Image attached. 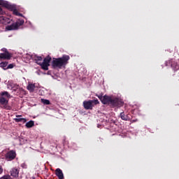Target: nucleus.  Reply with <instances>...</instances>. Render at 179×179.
I'll return each mask as SVG.
<instances>
[{"label":"nucleus","mask_w":179,"mask_h":179,"mask_svg":"<svg viewBox=\"0 0 179 179\" xmlns=\"http://www.w3.org/2000/svg\"><path fill=\"white\" fill-rule=\"evenodd\" d=\"M0 179H12V177L9 175H4L3 176L1 177Z\"/></svg>","instance_id":"25"},{"label":"nucleus","mask_w":179,"mask_h":179,"mask_svg":"<svg viewBox=\"0 0 179 179\" xmlns=\"http://www.w3.org/2000/svg\"><path fill=\"white\" fill-rule=\"evenodd\" d=\"M12 68H13V64H10L7 66V69H12Z\"/></svg>","instance_id":"27"},{"label":"nucleus","mask_w":179,"mask_h":179,"mask_svg":"<svg viewBox=\"0 0 179 179\" xmlns=\"http://www.w3.org/2000/svg\"><path fill=\"white\" fill-rule=\"evenodd\" d=\"M91 103H92V106H96L97 104H99L100 102H99L98 99H94V100H91Z\"/></svg>","instance_id":"23"},{"label":"nucleus","mask_w":179,"mask_h":179,"mask_svg":"<svg viewBox=\"0 0 179 179\" xmlns=\"http://www.w3.org/2000/svg\"><path fill=\"white\" fill-rule=\"evenodd\" d=\"M1 51H2L3 54H10L9 51H8V49L5 48H1Z\"/></svg>","instance_id":"24"},{"label":"nucleus","mask_w":179,"mask_h":179,"mask_svg":"<svg viewBox=\"0 0 179 179\" xmlns=\"http://www.w3.org/2000/svg\"><path fill=\"white\" fill-rule=\"evenodd\" d=\"M6 66H8V62H3L0 63V68H3V69H6L5 68H6Z\"/></svg>","instance_id":"21"},{"label":"nucleus","mask_w":179,"mask_h":179,"mask_svg":"<svg viewBox=\"0 0 179 179\" xmlns=\"http://www.w3.org/2000/svg\"><path fill=\"white\" fill-rule=\"evenodd\" d=\"M102 104H108L112 107H122V106H124V102L119 98L104 95Z\"/></svg>","instance_id":"1"},{"label":"nucleus","mask_w":179,"mask_h":179,"mask_svg":"<svg viewBox=\"0 0 179 179\" xmlns=\"http://www.w3.org/2000/svg\"><path fill=\"white\" fill-rule=\"evenodd\" d=\"M55 174L59 179H64V173H62V170L59 168L55 170Z\"/></svg>","instance_id":"13"},{"label":"nucleus","mask_w":179,"mask_h":179,"mask_svg":"<svg viewBox=\"0 0 179 179\" xmlns=\"http://www.w3.org/2000/svg\"><path fill=\"white\" fill-rule=\"evenodd\" d=\"M27 128H31L32 127H34V121L31 120L26 123Z\"/></svg>","instance_id":"18"},{"label":"nucleus","mask_w":179,"mask_h":179,"mask_svg":"<svg viewBox=\"0 0 179 179\" xmlns=\"http://www.w3.org/2000/svg\"><path fill=\"white\" fill-rule=\"evenodd\" d=\"M6 159L8 161L15 160L16 159V152L15 150H10L6 154Z\"/></svg>","instance_id":"6"},{"label":"nucleus","mask_w":179,"mask_h":179,"mask_svg":"<svg viewBox=\"0 0 179 179\" xmlns=\"http://www.w3.org/2000/svg\"><path fill=\"white\" fill-rule=\"evenodd\" d=\"M10 174L12 177H19V169H17V168H13L10 171Z\"/></svg>","instance_id":"12"},{"label":"nucleus","mask_w":179,"mask_h":179,"mask_svg":"<svg viewBox=\"0 0 179 179\" xmlns=\"http://www.w3.org/2000/svg\"><path fill=\"white\" fill-rule=\"evenodd\" d=\"M16 117H22V115H16Z\"/></svg>","instance_id":"29"},{"label":"nucleus","mask_w":179,"mask_h":179,"mask_svg":"<svg viewBox=\"0 0 179 179\" xmlns=\"http://www.w3.org/2000/svg\"><path fill=\"white\" fill-rule=\"evenodd\" d=\"M83 104L85 110H93V107H94L91 100L84 101Z\"/></svg>","instance_id":"9"},{"label":"nucleus","mask_w":179,"mask_h":179,"mask_svg":"<svg viewBox=\"0 0 179 179\" xmlns=\"http://www.w3.org/2000/svg\"><path fill=\"white\" fill-rule=\"evenodd\" d=\"M3 173V168H2V166H0V175Z\"/></svg>","instance_id":"28"},{"label":"nucleus","mask_w":179,"mask_h":179,"mask_svg":"<svg viewBox=\"0 0 179 179\" xmlns=\"http://www.w3.org/2000/svg\"><path fill=\"white\" fill-rule=\"evenodd\" d=\"M0 96L1 97H3V96H4L5 97H7V99H10V94L7 91L1 92L0 93Z\"/></svg>","instance_id":"16"},{"label":"nucleus","mask_w":179,"mask_h":179,"mask_svg":"<svg viewBox=\"0 0 179 179\" xmlns=\"http://www.w3.org/2000/svg\"><path fill=\"white\" fill-rule=\"evenodd\" d=\"M13 15H15V16H20V17L23 16V14L19 13V11H17V9L16 8L13 11Z\"/></svg>","instance_id":"22"},{"label":"nucleus","mask_w":179,"mask_h":179,"mask_svg":"<svg viewBox=\"0 0 179 179\" xmlns=\"http://www.w3.org/2000/svg\"><path fill=\"white\" fill-rule=\"evenodd\" d=\"M24 24V20H21L20 21H17L16 22L13 23L11 25H8L6 29V30L10 31V30H17L20 26H23Z\"/></svg>","instance_id":"3"},{"label":"nucleus","mask_w":179,"mask_h":179,"mask_svg":"<svg viewBox=\"0 0 179 179\" xmlns=\"http://www.w3.org/2000/svg\"><path fill=\"white\" fill-rule=\"evenodd\" d=\"M32 59L36 61V64H41V61H43V57L41 56H38L37 55H32Z\"/></svg>","instance_id":"14"},{"label":"nucleus","mask_w":179,"mask_h":179,"mask_svg":"<svg viewBox=\"0 0 179 179\" xmlns=\"http://www.w3.org/2000/svg\"><path fill=\"white\" fill-rule=\"evenodd\" d=\"M51 59L52 58L50 57V55H48L43 59V62L41 63H38V65H40L43 71H48V67L50 66Z\"/></svg>","instance_id":"4"},{"label":"nucleus","mask_w":179,"mask_h":179,"mask_svg":"<svg viewBox=\"0 0 179 179\" xmlns=\"http://www.w3.org/2000/svg\"><path fill=\"white\" fill-rule=\"evenodd\" d=\"M0 82H1V78H0Z\"/></svg>","instance_id":"30"},{"label":"nucleus","mask_w":179,"mask_h":179,"mask_svg":"<svg viewBox=\"0 0 179 179\" xmlns=\"http://www.w3.org/2000/svg\"><path fill=\"white\" fill-rule=\"evenodd\" d=\"M8 103H9V101L6 99L4 96H0V103L1 106H3V108L6 110H9V108H8Z\"/></svg>","instance_id":"10"},{"label":"nucleus","mask_w":179,"mask_h":179,"mask_svg":"<svg viewBox=\"0 0 179 179\" xmlns=\"http://www.w3.org/2000/svg\"><path fill=\"white\" fill-rule=\"evenodd\" d=\"M99 100L103 103V99H104V96L103 95H96Z\"/></svg>","instance_id":"26"},{"label":"nucleus","mask_w":179,"mask_h":179,"mask_svg":"<svg viewBox=\"0 0 179 179\" xmlns=\"http://www.w3.org/2000/svg\"><path fill=\"white\" fill-rule=\"evenodd\" d=\"M167 64H169L171 66V68L173 69V71H178L179 69V65L177 62L174 61V59H171L169 62H166V66H167Z\"/></svg>","instance_id":"8"},{"label":"nucleus","mask_w":179,"mask_h":179,"mask_svg":"<svg viewBox=\"0 0 179 179\" xmlns=\"http://www.w3.org/2000/svg\"><path fill=\"white\" fill-rule=\"evenodd\" d=\"M41 103H43V104H45V106H50L51 104L50 100L44 99H41Z\"/></svg>","instance_id":"20"},{"label":"nucleus","mask_w":179,"mask_h":179,"mask_svg":"<svg viewBox=\"0 0 179 179\" xmlns=\"http://www.w3.org/2000/svg\"><path fill=\"white\" fill-rule=\"evenodd\" d=\"M71 59V57L69 55H63L62 57L59 58H53V60L52 62V68H59L61 69L62 66H66L68 65V61Z\"/></svg>","instance_id":"2"},{"label":"nucleus","mask_w":179,"mask_h":179,"mask_svg":"<svg viewBox=\"0 0 179 179\" xmlns=\"http://www.w3.org/2000/svg\"><path fill=\"white\" fill-rule=\"evenodd\" d=\"M0 5L1 6H4V8H6L7 9H9V10H11V12H13L15 9L16 8V6L9 4L7 1L1 0Z\"/></svg>","instance_id":"7"},{"label":"nucleus","mask_w":179,"mask_h":179,"mask_svg":"<svg viewBox=\"0 0 179 179\" xmlns=\"http://www.w3.org/2000/svg\"><path fill=\"white\" fill-rule=\"evenodd\" d=\"M12 58V54L10 53H0V59L9 60Z\"/></svg>","instance_id":"11"},{"label":"nucleus","mask_w":179,"mask_h":179,"mask_svg":"<svg viewBox=\"0 0 179 179\" xmlns=\"http://www.w3.org/2000/svg\"><path fill=\"white\" fill-rule=\"evenodd\" d=\"M120 117L123 121H129V117H128V115H125V113L124 112L120 113Z\"/></svg>","instance_id":"15"},{"label":"nucleus","mask_w":179,"mask_h":179,"mask_svg":"<svg viewBox=\"0 0 179 179\" xmlns=\"http://www.w3.org/2000/svg\"><path fill=\"white\" fill-rule=\"evenodd\" d=\"M10 87H11V90L13 92H16L15 94L17 96L20 94V92H24V90H23V88H20V87L17 84H11Z\"/></svg>","instance_id":"5"},{"label":"nucleus","mask_w":179,"mask_h":179,"mask_svg":"<svg viewBox=\"0 0 179 179\" xmlns=\"http://www.w3.org/2000/svg\"><path fill=\"white\" fill-rule=\"evenodd\" d=\"M14 121H15V122H26L27 120L24 118L18 117V118H15Z\"/></svg>","instance_id":"19"},{"label":"nucleus","mask_w":179,"mask_h":179,"mask_svg":"<svg viewBox=\"0 0 179 179\" xmlns=\"http://www.w3.org/2000/svg\"><path fill=\"white\" fill-rule=\"evenodd\" d=\"M27 89L29 92H34V89H36V85L34 84H29L27 87Z\"/></svg>","instance_id":"17"}]
</instances>
